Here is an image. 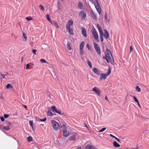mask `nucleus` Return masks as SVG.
Here are the masks:
<instances>
[{
  "label": "nucleus",
  "instance_id": "nucleus-54",
  "mask_svg": "<svg viewBox=\"0 0 149 149\" xmlns=\"http://www.w3.org/2000/svg\"><path fill=\"white\" fill-rule=\"evenodd\" d=\"M83 54H84V53H83V51H80V55H82Z\"/></svg>",
  "mask_w": 149,
  "mask_h": 149
},
{
  "label": "nucleus",
  "instance_id": "nucleus-34",
  "mask_svg": "<svg viewBox=\"0 0 149 149\" xmlns=\"http://www.w3.org/2000/svg\"><path fill=\"white\" fill-rule=\"evenodd\" d=\"M46 18L49 21V22H51V20H50V18L49 17V14L46 15Z\"/></svg>",
  "mask_w": 149,
  "mask_h": 149
},
{
  "label": "nucleus",
  "instance_id": "nucleus-5",
  "mask_svg": "<svg viewBox=\"0 0 149 149\" xmlns=\"http://www.w3.org/2000/svg\"><path fill=\"white\" fill-rule=\"evenodd\" d=\"M94 48L96 50L97 54L99 55L100 56L101 54L100 48L98 45L95 43L94 42Z\"/></svg>",
  "mask_w": 149,
  "mask_h": 149
},
{
  "label": "nucleus",
  "instance_id": "nucleus-43",
  "mask_svg": "<svg viewBox=\"0 0 149 149\" xmlns=\"http://www.w3.org/2000/svg\"><path fill=\"white\" fill-rule=\"evenodd\" d=\"M88 49L89 50H91V46L89 45L88 44H87L86 45Z\"/></svg>",
  "mask_w": 149,
  "mask_h": 149
},
{
  "label": "nucleus",
  "instance_id": "nucleus-38",
  "mask_svg": "<svg viewBox=\"0 0 149 149\" xmlns=\"http://www.w3.org/2000/svg\"><path fill=\"white\" fill-rule=\"evenodd\" d=\"M100 39L101 40V41L102 42H103V33H100Z\"/></svg>",
  "mask_w": 149,
  "mask_h": 149
},
{
  "label": "nucleus",
  "instance_id": "nucleus-27",
  "mask_svg": "<svg viewBox=\"0 0 149 149\" xmlns=\"http://www.w3.org/2000/svg\"><path fill=\"white\" fill-rule=\"evenodd\" d=\"M47 115L49 116H53L52 113L51 111V110L50 109L49 110L47 111Z\"/></svg>",
  "mask_w": 149,
  "mask_h": 149
},
{
  "label": "nucleus",
  "instance_id": "nucleus-24",
  "mask_svg": "<svg viewBox=\"0 0 149 149\" xmlns=\"http://www.w3.org/2000/svg\"><path fill=\"white\" fill-rule=\"evenodd\" d=\"M22 33L23 37L24 38V40L23 39V40L24 41L26 42L27 40V36L23 32H22Z\"/></svg>",
  "mask_w": 149,
  "mask_h": 149
},
{
  "label": "nucleus",
  "instance_id": "nucleus-36",
  "mask_svg": "<svg viewBox=\"0 0 149 149\" xmlns=\"http://www.w3.org/2000/svg\"><path fill=\"white\" fill-rule=\"evenodd\" d=\"M3 129L6 130H10V129L9 128V127H8L7 126H3Z\"/></svg>",
  "mask_w": 149,
  "mask_h": 149
},
{
  "label": "nucleus",
  "instance_id": "nucleus-63",
  "mask_svg": "<svg viewBox=\"0 0 149 149\" xmlns=\"http://www.w3.org/2000/svg\"><path fill=\"white\" fill-rule=\"evenodd\" d=\"M76 149H81V147H80L77 148Z\"/></svg>",
  "mask_w": 149,
  "mask_h": 149
},
{
  "label": "nucleus",
  "instance_id": "nucleus-30",
  "mask_svg": "<svg viewBox=\"0 0 149 149\" xmlns=\"http://www.w3.org/2000/svg\"><path fill=\"white\" fill-rule=\"evenodd\" d=\"M135 89L137 91V92H141V88L138 86H137L136 87Z\"/></svg>",
  "mask_w": 149,
  "mask_h": 149
},
{
  "label": "nucleus",
  "instance_id": "nucleus-52",
  "mask_svg": "<svg viewBox=\"0 0 149 149\" xmlns=\"http://www.w3.org/2000/svg\"><path fill=\"white\" fill-rule=\"evenodd\" d=\"M109 136H110L115 138V139H116V137H115V136H113L112 134H109Z\"/></svg>",
  "mask_w": 149,
  "mask_h": 149
},
{
  "label": "nucleus",
  "instance_id": "nucleus-50",
  "mask_svg": "<svg viewBox=\"0 0 149 149\" xmlns=\"http://www.w3.org/2000/svg\"><path fill=\"white\" fill-rule=\"evenodd\" d=\"M32 51L33 53L35 55H36V52H37V50L35 49H32Z\"/></svg>",
  "mask_w": 149,
  "mask_h": 149
},
{
  "label": "nucleus",
  "instance_id": "nucleus-56",
  "mask_svg": "<svg viewBox=\"0 0 149 149\" xmlns=\"http://www.w3.org/2000/svg\"><path fill=\"white\" fill-rule=\"evenodd\" d=\"M105 99H106V100H107L108 101H109V100L108 99V98H107V96H105Z\"/></svg>",
  "mask_w": 149,
  "mask_h": 149
},
{
  "label": "nucleus",
  "instance_id": "nucleus-37",
  "mask_svg": "<svg viewBox=\"0 0 149 149\" xmlns=\"http://www.w3.org/2000/svg\"><path fill=\"white\" fill-rule=\"evenodd\" d=\"M29 125L30 126H31V127L32 128L33 130V122L32 121L30 120L29 121Z\"/></svg>",
  "mask_w": 149,
  "mask_h": 149
},
{
  "label": "nucleus",
  "instance_id": "nucleus-33",
  "mask_svg": "<svg viewBox=\"0 0 149 149\" xmlns=\"http://www.w3.org/2000/svg\"><path fill=\"white\" fill-rule=\"evenodd\" d=\"M6 88L7 89H9V88H12L13 87L10 84H8L6 86Z\"/></svg>",
  "mask_w": 149,
  "mask_h": 149
},
{
  "label": "nucleus",
  "instance_id": "nucleus-48",
  "mask_svg": "<svg viewBox=\"0 0 149 149\" xmlns=\"http://www.w3.org/2000/svg\"><path fill=\"white\" fill-rule=\"evenodd\" d=\"M133 98H134V99L135 102H138V100L137 99V98H136V97L135 96H134Z\"/></svg>",
  "mask_w": 149,
  "mask_h": 149
},
{
  "label": "nucleus",
  "instance_id": "nucleus-13",
  "mask_svg": "<svg viewBox=\"0 0 149 149\" xmlns=\"http://www.w3.org/2000/svg\"><path fill=\"white\" fill-rule=\"evenodd\" d=\"M93 72L96 73L98 75H100V71L98 70L96 68H93Z\"/></svg>",
  "mask_w": 149,
  "mask_h": 149
},
{
  "label": "nucleus",
  "instance_id": "nucleus-22",
  "mask_svg": "<svg viewBox=\"0 0 149 149\" xmlns=\"http://www.w3.org/2000/svg\"><path fill=\"white\" fill-rule=\"evenodd\" d=\"M6 125L7 126L9 127L10 129L12 127V124L9 122L6 121Z\"/></svg>",
  "mask_w": 149,
  "mask_h": 149
},
{
  "label": "nucleus",
  "instance_id": "nucleus-64",
  "mask_svg": "<svg viewBox=\"0 0 149 149\" xmlns=\"http://www.w3.org/2000/svg\"><path fill=\"white\" fill-rule=\"evenodd\" d=\"M23 57H22L21 58V62H22L23 61Z\"/></svg>",
  "mask_w": 149,
  "mask_h": 149
},
{
  "label": "nucleus",
  "instance_id": "nucleus-8",
  "mask_svg": "<svg viewBox=\"0 0 149 149\" xmlns=\"http://www.w3.org/2000/svg\"><path fill=\"white\" fill-rule=\"evenodd\" d=\"M73 22L72 20H69L68 22V24H66V27H70L72 25Z\"/></svg>",
  "mask_w": 149,
  "mask_h": 149
},
{
  "label": "nucleus",
  "instance_id": "nucleus-61",
  "mask_svg": "<svg viewBox=\"0 0 149 149\" xmlns=\"http://www.w3.org/2000/svg\"><path fill=\"white\" fill-rule=\"evenodd\" d=\"M28 64H27L26 66V69H28Z\"/></svg>",
  "mask_w": 149,
  "mask_h": 149
},
{
  "label": "nucleus",
  "instance_id": "nucleus-51",
  "mask_svg": "<svg viewBox=\"0 0 149 149\" xmlns=\"http://www.w3.org/2000/svg\"><path fill=\"white\" fill-rule=\"evenodd\" d=\"M133 49V48L132 47V46H130V52H131Z\"/></svg>",
  "mask_w": 149,
  "mask_h": 149
},
{
  "label": "nucleus",
  "instance_id": "nucleus-19",
  "mask_svg": "<svg viewBox=\"0 0 149 149\" xmlns=\"http://www.w3.org/2000/svg\"><path fill=\"white\" fill-rule=\"evenodd\" d=\"M55 112L58 113L60 115L65 116L64 113L62 112V111L60 109L57 110V109L56 110V111Z\"/></svg>",
  "mask_w": 149,
  "mask_h": 149
},
{
  "label": "nucleus",
  "instance_id": "nucleus-46",
  "mask_svg": "<svg viewBox=\"0 0 149 149\" xmlns=\"http://www.w3.org/2000/svg\"><path fill=\"white\" fill-rule=\"evenodd\" d=\"M111 53V52L107 48L106 49V53Z\"/></svg>",
  "mask_w": 149,
  "mask_h": 149
},
{
  "label": "nucleus",
  "instance_id": "nucleus-6",
  "mask_svg": "<svg viewBox=\"0 0 149 149\" xmlns=\"http://www.w3.org/2000/svg\"><path fill=\"white\" fill-rule=\"evenodd\" d=\"M79 15L81 17L82 20H85L86 17V13L84 10L81 11L79 13Z\"/></svg>",
  "mask_w": 149,
  "mask_h": 149
},
{
  "label": "nucleus",
  "instance_id": "nucleus-2",
  "mask_svg": "<svg viewBox=\"0 0 149 149\" xmlns=\"http://www.w3.org/2000/svg\"><path fill=\"white\" fill-rule=\"evenodd\" d=\"M51 124L52 127L55 130H57L59 128L58 123L56 121L52 120Z\"/></svg>",
  "mask_w": 149,
  "mask_h": 149
},
{
  "label": "nucleus",
  "instance_id": "nucleus-23",
  "mask_svg": "<svg viewBox=\"0 0 149 149\" xmlns=\"http://www.w3.org/2000/svg\"><path fill=\"white\" fill-rule=\"evenodd\" d=\"M113 146L116 147H119L120 146V145L117 143L116 141H114L113 142Z\"/></svg>",
  "mask_w": 149,
  "mask_h": 149
},
{
  "label": "nucleus",
  "instance_id": "nucleus-49",
  "mask_svg": "<svg viewBox=\"0 0 149 149\" xmlns=\"http://www.w3.org/2000/svg\"><path fill=\"white\" fill-rule=\"evenodd\" d=\"M0 118L2 121L3 122L5 120L4 117H3V116H1L0 117Z\"/></svg>",
  "mask_w": 149,
  "mask_h": 149
},
{
  "label": "nucleus",
  "instance_id": "nucleus-14",
  "mask_svg": "<svg viewBox=\"0 0 149 149\" xmlns=\"http://www.w3.org/2000/svg\"><path fill=\"white\" fill-rule=\"evenodd\" d=\"M104 38L105 39H107V38H108L109 37V33L106 30H104Z\"/></svg>",
  "mask_w": 149,
  "mask_h": 149
},
{
  "label": "nucleus",
  "instance_id": "nucleus-12",
  "mask_svg": "<svg viewBox=\"0 0 149 149\" xmlns=\"http://www.w3.org/2000/svg\"><path fill=\"white\" fill-rule=\"evenodd\" d=\"M63 136L65 137H67L70 134V133L67 130H63Z\"/></svg>",
  "mask_w": 149,
  "mask_h": 149
},
{
  "label": "nucleus",
  "instance_id": "nucleus-31",
  "mask_svg": "<svg viewBox=\"0 0 149 149\" xmlns=\"http://www.w3.org/2000/svg\"><path fill=\"white\" fill-rule=\"evenodd\" d=\"M104 19L107 21V22H109V20H108L107 19V12H105L104 15Z\"/></svg>",
  "mask_w": 149,
  "mask_h": 149
},
{
  "label": "nucleus",
  "instance_id": "nucleus-40",
  "mask_svg": "<svg viewBox=\"0 0 149 149\" xmlns=\"http://www.w3.org/2000/svg\"><path fill=\"white\" fill-rule=\"evenodd\" d=\"M106 129V127H104L101 130L99 131L98 132H103L105 131V130Z\"/></svg>",
  "mask_w": 149,
  "mask_h": 149
},
{
  "label": "nucleus",
  "instance_id": "nucleus-62",
  "mask_svg": "<svg viewBox=\"0 0 149 149\" xmlns=\"http://www.w3.org/2000/svg\"><path fill=\"white\" fill-rule=\"evenodd\" d=\"M0 97L2 98V96L1 94H0Z\"/></svg>",
  "mask_w": 149,
  "mask_h": 149
},
{
  "label": "nucleus",
  "instance_id": "nucleus-17",
  "mask_svg": "<svg viewBox=\"0 0 149 149\" xmlns=\"http://www.w3.org/2000/svg\"><path fill=\"white\" fill-rule=\"evenodd\" d=\"M50 22L52 24L54 25L57 28H59V26L58 25L56 21L54 20L52 21H51V22Z\"/></svg>",
  "mask_w": 149,
  "mask_h": 149
},
{
  "label": "nucleus",
  "instance_id": "nucleus-18",
  "mask_svg": "<svg viewBox=\"0 0 149 149\" xmlns=\"http://www.w3.org/2000/svg\"><path fill=\"white\" fill-rule=\"evenodd\" d=\"M84 45V41L82 42L80 45L79 49L80 51H83Z\"/></svg>",
  "mask_w": 149,
  "mask_h": 149
},
{
  "label": "nucleus",
  "instance_id": "nucleus-29",
  "mask_svg": "<svg viewBox=\"0 0 149 149\" xmlns=\"http://www.w3.org/2000/svg\"><path fill=\"white\" fill-rule=\"evenodd\" d=\"M61 128L62 129L63 131V130L66 131V130L67 127L65 125H63L61 127Z\"/></svg>",
  "mask_w": 149,
  "mask_h": 149
},
{
  "label": "nucleus",
  "instance_id": "nucleus-39",
  "mask_svg": "<svg viewBox=\"0 0 149 149\" xmlns=\"http://www.w3.org/2000/svg\"><path fill=\"white\" fill-rule=\"evenodd\" d=\"M47 118H44L43 119H41L40 118H39L38 120H40L41 122H45Z\"/></svg>",
  "mask_w": 149,
  "mask_h": 149
},
{
  "label": "nucleus",
  "instance_id": "nucleus-42",
  "mask_svg": "<svg viewBox=\"0 0 149 149\" xmlns=\"http://www.w3.org/2000/svg\"><path fill=\"white\" fill-rule=\"evenodd\" d=\"M40 61L42 63H47L45 59H41L40 60Z\"/></svg>",
  "mask_w": 149,
  "mask_h": 149
},
{
  "label": "nucleus",
  "instance_id": "nucleus-16",
  "mask_svg": "<svg viewBox=\"0 0 149 149\" xmlns=\"http://www.w3.org/2000/svg\"><path fill=\"white\" fill-rule=\"evenodd\" d=\"M97 27L100 33H102L103 32L102 30V29L101 26L99 24H97Z\"/></svg>",
  "mask_w": 149,
  "mask_h": 149
},
{
  "label": "nucleus",
  "instance_id": "nucleus-26",
  "mask_svg": "<svg viewBox=\"0 0 149 149\" xmlns=\"http://www.w3.org/2000/svg\"><path fill=\"white\" fill-rule=\"evenodd\" d=\"M67 48L69 50H71V47L70 46V43L68 42H67Z\"/></svg>",
  "mask_w": 149,
  "mask_h": 149
},
{
  "label": "nucleus",
  "instance_id": "nucleus-53",
  "mask_svg": "<svg viewBox=\"0 0 149 149\" xmlns=\"http://www.w3.org/2000/svg\"><path fill=\"white\" fill-rule=\"evenodd\" d=\"M32 19V18L31 17L29 16V21H30Z\"/></svg>",
  "mask_w": 149,
  "mask_h": 149
},
{
  "label": "nucleus",
  "instance_id": "nucleus-59",
  "mask_svg": "<svg viewBox=\"0 0 149 149\" xmlns=\"http://www.w3.org/2000/svg\"><path fill=\"white\" fill-rule=\"evenodd\" d=\"M23 106L24 107V108L26 109H27V106L26 105H23Z\"/></svg>",
  "mask_w": 149,
  "mask_h": 149
},
{
  "label": "nucleus",
  "instance_id": "nucleus-20",
  "mask_svg": "<svg viewBox=\"0 0 149 149\" xmlns=\"http://www.w3.org/2000/svg\"><path fill=\"white\" fill-rule=\"evenodd\" d=\"M85 148V149H93L94 147L91 146V145H88L86 146Z\"/></svg>",
  "mask_w": 149,
  "mask_h": 149
},
{
  "label": "nucleus",
  "instance_id": "nucleus-21",
  "mask_svg": "<svg viewBox=\"0 0 149 149\" xmlns=\"http://www.w3.org/2000/svg\"><path fill=\"white\" fill-rule=\"evenodd\" d=\"M91 16H92L93 18L94 19H97V17L96 16V15L93 12L92 10L91 11Z\"/></svg>",
  "mask_w": 149,
  "mask_h": 149
},
{
  "label": "nucleus",
  "instance_id": "nucleus-47",
  "mask_svg": "<svg viewBox=\"0 0 149 149\" xmlns=\"http://www.w3.org/2000/svg\"><path fill=\"white\" fill-rule=\"evenodd\" d=\"M9 115L8 114H4V115H3L4 118H8L9 117Z\"/></svg>",
  "mask_w": 149,
  "mask_h": 149
},
{
  "label": "nucleus",
  "instance_id": "nucleus-45",
  "mask_svg": "<svg viewBox=\"0 0 149 149\" xmlns=\"http://www.w3.org/2000/svg\"><path fill=\"white\" fill-rule=\"evenodd\" d=\"M33 141V138L31 136H29V142H30Z\"/></svg>",
  "mask_w": 149,
  "mask_h": 149
},
{
  "label": "nucleus",
  "instance_id": "nucleus-44",
  "mask_svg": "<svg viewBox=\"0 0 149 149\" xmlns=\"http://www.w3.org/2000/svg\"><path fill=\"white\" fill-rule=\"evenodd\" d=\"M60 6L61 5L60 4L59 1H58L57 3V7L58 10L60 9Z\"/></svg>",
  "mask_w": 149,
  "mask_h": 149
},
{
  "label": "nucleus",
  "instance_id": "nucleus-60",
  "mask_svg": "<svg viewBox=\"0 0 149 149\" xmlns=\"http://www.w3.org/2000/svg\"><path fill=\"white\" fill-rule=\"evenodd\" d=\"M137 103L138 105L139 106V107H140V105L139 103V101L137 102Z\"/></svg>",
  "mask_w": 149,
  "mask_h": 149
},
{
  "label": "nucleus",
  "instance_id": "nucleus-41",
  "mask_svg": "<svg viewBox=\"0 0 149 149\" xmlns=\"http://www.w3.org/2000/svg\"><path fill=\"white\" fill-rule=\"evenodd\" d=\"M39 7L42 10H44V8L42 5H40L39 6Z\"/></svg>",
  "mask_w": 149,
  "mask_h": 149
},
{
  "label": "nucleus",
  "instance_id": "nucleus-28",
  "mask_svg": "<svg viewBox=\"0 0 149 149\" xmlns=\"http://www.w3.org/2000/svg\"><path fill=\"white\" fill-rule=\"evenodd\" d=\"M51 109L53 112H56V110L57 109L55 106H53L51 107Z\"/></svg>",
  "mask_w": 149,
  "mask_h": 149
},
{
  "label": "nucleus",
  "instance_id": "nucleus-55",
  "mask_svg": "<svg viewBox=\"0 0 149 149\" xmlns=\"http://www.w3.org/2000/svg\"><path fill=\"white\" fill-rule=\"evenodd\" d=\"M116 139L117 140V141L118 142H120V140L119 139H118V138H117L116 137Z\"/></svg>",
  "mask_w": 149,
  "mask_h": 149
},
{
  "label": "nucleus",
  "instance_id": "nucleus-3",
  "mask_svg": "<svg viewBox=\"0 0 149 149\" xmlns=\"http://www.w3.org/2000/svg\"><path fill=\"white\" fill-rule=\"evenodd\" d=\"M95 2H96V3H95V8L99 15H100L101 13V10L98 0H95Z\"/></svg>",
  "mask_w": 149,
  "mask_h": 149
},
{
  "label": "nucleus",
  "instance_id": "nucleus-25",
  "mask_svg": "<svg viewBox=\"0 0 149 149\" xmlns=\"http://www.w3.org/2000/svg\"><path fill=\"white\" fill-rule=\"evenodd\" d=\"M111 71L110 67V66H109V68L108 70V71H107V72L105 74L107 76H109L110 74L111 73Z\"/></svg>",
  "mask_w": 149,
  "mask_h": 149
},
{
  "label": "nucleus",
  "instance_id": "nucleus-7",
  "mask_svg": "<svg viewBox=\"0 0 149 149\" xmlns=\"http://www.w3.org/2000/svg\"><path fill=\"white\" fill-rule=\"evenodd\" d=\"M77 134L76 133H74L72 134L69 139L70 141H75L76 140V137Z\"/></svg>",
  "mask_w": 149,
  "mask_h": 149
},
{
  "label": "nucleus",
  "instance_id": "nucleus-9",
  "mask_svg": "<svg viewBox=\"0 0 149 149\" xmlns=\"http://www.w3.org/2000/svg\"><path fill=\"white\" fill-rule=\"evenodd\" d=\"M100 80H102V79H105L107 76L104 73L100 74Z\"/></svg>",
  "mask_w": 149,
  "mask_h": 149
},
{
  "label": "nucleus",
  "instance_id": "nucleus-58",
  "mask_svg": "<svg viewBox=\"0 0 149 149\" xmlns=\"http://www.w3.org/2000/svg\"><path fill=\"white\" fill-rule=\"evenodd\" d=\"M2 74L1 73H0V79H2Z\"/></svg>",
  "mask_w": 149,
  "mask_h": 149
},
{
  "label": "nucleus",
  "instance_id": "nucleus-15",
  "mask_svg": "<svg viewBox=\"0 0 149 149\" xmlns=\"http://www.w3.org/2000/svg\"><path fill=\"white\" fill-rule=\"evenodd\" d=\"M66 28L68 30V31L70 34L73 35L74 34L73 29L70 27H66Z\"/></svg>",
  "mask_w": 149,
  "mask_h": 149
},
{
  "label": "nucleus",
  "instance_id": "nucleus-35",
  "mask_svg": "<svg viewBox=\"0 0 149 149\" xmlns=\"http://www.w3.org/2000/svg\"><path fill=\"white\" fill-rule=\"evenodd\" d=\"M87 62L88 63V64L89 67L90 68H92V65H91V62L90 61H89V60H87Z\"/></svg>",
  "mask_w": 149,
  "mask_h": 149
},
{
  "label": "nucleus",
  "instance_id": "nucleus-32",
  "mask_svg": "<svg viewBox=\"0 0 149 149\" xmlns=\"http://www.w3.org/2000/svg\"><path fill=\"white\" fill-rule=\"evenodd\" d=\"M78 6L79 7L81 8L83 6V4L81 2H79L78 3Z\"/></svg>",
  "mask_w": 149,
  "mask_h": 149
},
{
  "label": "nucleus",
  "instance_id": "nucleus-57",
  "mask_svg": "<svg viewBox=\"0 0 149 149\" xmlns=\"http://www.w3.org/2000/svg\"><path fill=\"white\" fill-rule=\"evenodd\" d=\"M6 75L5 74H4V75H3L2 74V78H5V75Z\"/></svg>",
  "mask_w": 149,
  "mask_h": 149
},
{
  "label": "nucleus",
  "instance_id": "nucleus-10",
  "mask_svg": "<svg viewBox=\"0 0 149 149\" xmlns=\"http://www.w3.org/2000/svg\"><path fill=\"white\" fill-rule=\"evenodd\" d=\"M81 31L82 35L85 37H86L87 36L86 31L84 27H82L81 28Z\"/></svg>",
  "mask_w": 149,
  "mask_h": 149
},
{
  "label": "nucleus",
  "instance_id": "nucleus-11",
  "mask_svg": "<svg viewBox=\"0 0 149 149\" xmlns=\"http://www.w3.org/2000/svg\"><path fill=\"white\" fill-rule=\"evenodd\" d=\"M93 91L96 93H100V90L97 87H95L93 89Z\"/></svg>",
  "mask_w": 149,
  "mask_h": 149
},
{
  "label": "nucleus",
  "instance_id": "nucleus-1",
  "mask_svg": "<svg viewBox=\"0 0 149 149\" xmlns=\"http://www.w3.org/2000/svg\"><path fill=\"white\" fill-rule=\"evenodd\" d=\"M103 58L105 60L107 63H109L110 61L112 64L114 63V61L112 55L111 53H106L105 56H103Z\"/></svg>",
  "mask_w": 149,
  "mask_h": 149
},
{
  "label": "nucleus",
  "instance_id": "nucleus-4",
  "mask_svg": "<svg viewBox=\"0 0 149 149\" xmlns=\"http://www.w3.org/2000/svg\"><path fill=\"white\" fill-rule=\"evenodd\" d=\"M92 33L94 38L98 40V35L95 28L93 27L92 28Z\"/></svg>",
  "mask_w": 149,
  "mask_h": 149
}]
</instances>
